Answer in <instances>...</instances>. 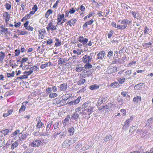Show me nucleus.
I'll list each match as a JSON object with an SVG mask.
<instances>
[{
    "label": "nucleus",
    "mask_w": 153,
    "mask_h": 153,
    "mask_svg": "<svg viewBox=\"0 0 153 153\" xmlns=\"http://www.w3.org/2000/svg\"><path fill=\"white\" fill-rule=\"evenodd\" d=\"M19 131H20L19 130H17L11 134V137H14L13 138L14 140H16V138L17 140L18 139L21 140V138L23 139H26L27 136L28 135V134L27 133L25 134L23 131L20 133Z\"/></svg>",
    "instance_id": "f257e3e1"
},
{
    "label": "nucleus",
    "mask_w": 153,
    "mask_h": 153,
    "mask_svg": "<svg viewBox=\"0 0 153 153\" xmlns=\"http://www.w3.org/2000/svg\"><path fill=\"white\" fill-rule=\"evenodd\" d=\"M119 22L120 23L121 25H117V28L120 30H124L127 27V25H130L131 24V21L128 20L126 19H124L122 20H119Z\"/></svg>",
    "instance_id": "f03ea898"
},
{
    "label": "nucleus",
    "mask_w": 153,
    "mask_h": 153,
    "mask_svg": "<svg viewBox=\"0 0 153 153\" xmlns=\"http://www.w3.org/2000/svg\"><path fill=\"white\" fill-rule=\"evenodd\" d=\"M93 108L90 106H89L86 108H84L82 110V112H81L80 113L86 115L87 114L90 115L93 112Z\"/></svg>",
    "instance_id": "7ed1b4c3"
},
{
    "label": "nucleus",
    "mask_w": 153,
    "mask_h": 153,
    "mask_svg": "<svg viewBox=\"0 0 153 153\" xmlns=\"http://www.w3.org/2000/svg\"><path fill=\"white\" fill-rule=\"evenodd\" d=\"M67 99L62 98L60 99L56 98L54 100L55 103L57 104L58 106H63L66 104Z\"/></svg>",
    "instance_id": "20e7f679"
},
{
    "label": "nucleus",
    "mask_w": 153,
    "mask_h": 153,
    "mask_svg": "<svg viewBox=\"0 0 153 153\" xmlns=\"http://www.w3.org/2000/svg\"><path fill=\"white\" fill-rule=\"evenodd\" d=\"M42 143L41 141L40 140L36 139L34 140L30 143L31 146L34 147H39Z\"/></svg>",
    "instance_id": "39448f33"
},
{
    "label": "nucleus",
    "mask_w": 153,
    "mask_h": 153,
    "mask_svg": "<svg viewBox=\"0 0 153 153\" xmlns=\"http://www.w3.org/2000/svg\"><path fill=\"white\" fill-rule=\"evenodd\" d=\"M48 31H53L56 30V26L53 25L52 22L49 23L46 27Z\"/></svg>",
    "instance_id": "423d86ee"
},
{
    "label": "nucleus",
    "mask_w": 153,
    "mask_h": 153,
    "mask_svg": "<svg viewBox=\"0 0 153 153\" xmlns=\"http://www.w3.org/2000/svg\"><path fill=\"white\" fill-rule=\"evenodd\" d=\"M92 59L91 57H90L87 54L83 57L82 61L84 63H88L91 61Z\"/></svg>",
    "instance_id": "0eeeda50"
},
{
    "label": "nucleus",
    "mask_w": 153,
    "mask_h": 153,
    "mask_svg": "<svg viewBox=\"0 0 153 153\" xmlns=\"http://www.w3.org/2000/svg\"><path fill=\"white\" fill-rule=\"evenodd\" d=\"M79 41L80 42L82 43L83 45H85L87 43L88 39L84 38L83 36H80L79 37Z\"/></svg>",
    "instance_id": "6e6552de"
},
{
    "label": "nucleus",
    "mask_w": 153,
    "mask_h": 153,
    "mask_svg": "<svg viewBox=\"0 0 153 153\" xmlns=\"http://www.w3.org/2000/svg\"><path fill=\"white\" fill-rule=\"evenodd\" d=\"M130 13L132 14L134 18L139 20L141 19V16L139 13L134 11H131Z\"/></svg>",
    "instance_id": "1a4fd4ad"
},
{
    "label": "nucleus",
    "mask_w": 153,
    "mask_h": 153,
    "mask_svg": "<svg viewBox=\"0 0 153 153\" xmlns=\"http://www.w3.org/2000/svg\"><path fill=\"white\" fill-rule=\"evenodd\" d=\"M77 20L75 19H72L68 21L67 22V24L68 25H69L70 26L73 25L74 26V24L76 22Z\"/></svg>",
    "instance_id": "9d476101"
},
{
    "label": "nucleus",
    "mask_w": 153,
    "mask_h": 153,
    "mask_svg": "<svg viewBox=\"0 0 153 153\" xmlns=\"http://www.w3.org/2000/svg\"><path fill=\"white\" fill-rule=\"evenodd\" d=\"M45 30L44 29L40 30H39V39H43L44 37Z\"/></svg>",
    "instance_id": "9b49d317"
},
{
    "label": "nucleus",
    "mask_w": 153,
    "mask_h": 153,
    "mask_svg": "<svg viewBox=\"0 0 153 153\" xmlns=\"http://www.w3.org/2000/svg\"><path fill=\"white\" fill-rule=\"evenodd\" d=\"M67 85L66 83H64L61 84L59 87L60 88V89L61 91H65L67 88Z\"/></svg>",
    "instance_id": "f8f14e48"
},
{
    "label": "nucleus",
    "mask_w": 153,
    "mask_h": 153,
    "mask_svg": "<svg viewBox=\"0 0 153 153\" xmlns=\"http://www.w3.org/2000/svg\"><path fill=\"white\" fill-rule=\"evenodd\" d=\"M105 52L104 51H102L100 52L97 55V58L98 59H103L104 57Z\"/></svg>",
    "instance_id": "ddd939ff"
},
{
    "label": "nucleus",
    "mask_w": 153,
    "mask_h": 153,
    "mask_svg": "<svg viewBox=\"0 0 153 153\" xmlns=\"http://www.w3.org/2000/svg\"><path fill=\"white\" fill-rule=\"evenodd\" d=\"M3 17L5 18V20L6 22H8L10 19V14L7 12H6L4 13L3 15Z\"/></svg>",
    "instance_id": "4468645a"
},
{
    "label": "nucleus",
    "mask_w": 153,
    "mask_h": 153,
    "mask_svg": "<svg viewBox=\"0 0 153 153\" xmlns=\"http://www.w3.org/2000/svg\"><path fill=\"white\" fill-rule=\"evenodd\" d=\"M0 28L2 30H0V32H6V33L5 32V34L8 33L9 34H10V32H8L7 31L8 29L7 28H5L4 27L3 25H1L0 27Z\"/></svg>",
    "instance_id": "2eb2a0df"
},
{
    "label": "nucleus",
    "mask_w": 153,
    "mask_h": 153,
    "mask_svg": "<svg viewBox=\"0 0 153 153\" xmlns=\"http://www.w3.org/2000/svg\"><path fill=\"white\" fill-rule=\"evenodd\" d=\"M19 142L18 140H17L16 141L12 143L11 147V149L12 150H13L14 149V148L17 147L18 146Z\"/></svg>",
    "instance_id": "dca6fc26"
},
{
    "label": "nucleus",
    "mask_w": 153,
    "mask_h": 153,
    "mask_svg": "<svg viewBox=\"0 0 153 153\" xmlns=\"http://www.w3.org/2000/svg\"><path fill=\"white\" fill-rule=\"evenodd\" d=\"M99 86L97 84H94L91 85L89 87V88L91 90H96L98 89Z\"/></svg>",
    "instance_id": "f3484780"
},
{
    "label": "nucleus",
    "mask_w": 153,
    "mask_h": 153,
    "mask_svg": "<svg viewBox=\"0 0 153 153\" xmlns=\"http://www.w3.org/2000/svg\"><path fill=\"white\" fill-rule=\"evenodd\" d=\"M93 22L94 20L92 19L89 21L86 22L85 24L83 25V27H87L88 25H91Z\"/></svg>",
    "instance_id": "a211bd4d"
},
{
    "label": "nucleus",
    "mask_w": 153,
    "mask_h": 153,
    "mask_svg": "<svg viewBox=\"0 0 153 153\" xmlns=\"http://www.w3.org/2000/svg\"><path fill=\"white\" fill-rule=\"evenodd\" d=\"M44 124L41 122V121L39 120L37 122L36 127L37 128H40L43 126Z\"/></svg>",
    "instance_id": "6ab92c4d"
},
{
    "label": "nucleus",
    "mask_w": 153,
    "mask_h": 153,
    "mask_svg": "<svg viewBox=\"0 0 153 153\" xmlns=\"http://www.w3.org/2000/svg\"><path fill=\"white\" fill-rule=\"evenodd\" d=\"M146 123H147L146 124L145 126L146 127L149 126L150 124L153 123V117L151 118L148 119Z\"/></svg>",
    "instance_id": "aec40b11"
},
{
    "label": "nucleus",
    "mask_w": 153,
    "mask_h": 153,
    "mask_svg": "<svg viewBox=\"0 0 153 153\" xmlns=\"http://www.w3.org/2000/svg\"><path fill=\"white\" fill-rule=\"evenodd\" d=\"M57 17V21H59V22H61L62 19H63L64 17V14H59L58 15Z\"/></svg>",
    "instance_id": "412c9836"
},
{
    "label": "nucleus",
    "mask_w": 153,
    "mask_h": 153,
    "mask_svg": "<svg viewBox=\"0 0 153 153\" xmlns=\"http://www.w3.org/2000/svg\"><path fill=\"white\" fill-rule=\"evenodd\" d=\"M141 101V97L139 96L134 97L133 99V101L136 103L140 102Z\"/></svg>",
    "instance_id": "4be33fe9"
},
{
    "label": "nucleus",
    "mask_w": 153,
    "mask_h": 153,
    "mask_svg": "<svg viewBox=\"0 0 153 153\" xmlns=\"http://www.w3.org/2000/svg\"><path fill=\"white\" fill-rule=\"evenodd\" d=\"M79 115L78 113L75 112L73 114L71 117V118L74 120H76L79 118Z\"/></svg>",
    "instance_id": "5701e85b"
},
{
    "label": "nucleus",
    "mask_w": 153,
    "mask_h": 153,
    "mask_svg": "<svg viewBox=\"0 0 153 153\" xmlns=\"http://www.w3.org/2000/svg\"><path fill=\"white\" fill-rule=\"evenodd\" d=\"M52 13L53 11L52 10L50 9L48 10L45 14L46 18L48 19L50 14Z\"/></svg>",
    "instance_id": "b1692460"
},
{
    "label": "nucleus",
    "mask_w": 153,
    "mask_h": 153,
    "mask_svg": "<svg viewBox=\"0 0 153 153\" xmlns=\"http://www.w3.org/2000/svg\"><path fill=\"white\" fill-rule=\"evenodd\" d=\"M51 62H49L45 64H42L40 66V68L42 69H44L46 67H48L51 65Z\"/></svg>",
    "instance_id": "393cba45"
},
{
    "label": "nucleus",
    "mask_w": 153,
    "mask_h": 153,
    "mask_svg": "<svg viewBox=\"0 0 153 153\" xmlns=\"http://www.w3.org/2000/svg\"><path fill=\"white\" fill-rule=\"evenodd\" d=\"M68 130L70 135H72L74 132V128L73 127L69 128Z\"/></svg>",
    "instance_id": "a878e982"
},
{
    "label": "nucleus",
    "mask_w": 153,
    "mask_h": 153,
    "mask_svg": "<svg viewBox=\"0 0 153 153\" xmlns=\"http://www.w3.org/2000/svg\"><path fill=\"white\" fill-rule=\"evenodd\" d=\"M131 74V70H128L124 72V74L126 78L128 77Z\"/></svg>",
    "instance_id": "bb28decb"
},
{
    "label": "nucleus",
    "mask_w": 153,
    "mask_h": 153,
    "mask_svg": "<svg viewBox=\"0 0 153 153\" xmlns=\"http://www.w3.org/2000/svg\"><path fill=\"white\" fill-rule=\"evenodd\" d=\"M71 144H69L68 143V140H65L62 146L64 147V148H68V147L71 145Z\"/></svg>",
    "instance_id": "cd10ccee"
},
{
    "label": "nucleus",
    "mask_w": 153,
    "mask_h": 153,
    "mask_svg": "<svg viewBox=\"0 0 153 153\" xmlns=\"http://www.w3.org/2000/svg\"><path fill=\"white\" fill-rule=\"evenodd\" d=\"M52 124V122L49 121L48 122L47 124V127L46 130L47 131H48L51 126Z\"/></svg>",
    "instance_id": "c85d7f7f"
},
{
    "label": "nucleus",
    "mask_w": 153,
    "mask_h": 153,
    "mask_svg": "<svg viewBox=\"0 0 153 153\" xmlns=\"http://www.w3.org/2000/svg\"><path fill=\"white\" fill-rule=\"evenodd\" d=\"M112 139V136L111 135H107L104 139V141L105 142L109 141Z\"/></svg>",
    "instance_id": "c756f323"
},
{
    "label": "nucleus",
    "mask_w": 153,
    "mask_h": 153,
    "mask_svg": "<svg viewBox=\"0 0 153 153\" xmlns=\"http://www.w3.org/2000/svg\"><path fill=\"white\" fill-rule=\"evenodd\" d=\"M129 124L128 123V122L126 121L123 127V129L124 130L127 129L129 127Z\"/></svg>",
    "instance_id": "7c9ffc66"
},
{
    "label": "nucleus",
    "mask_w": 153,
    "mask_h": 153,
    "mask_svg": "<svg viewBox=\"0 0 153 153\" xmlns=\"http://www.w3.org/2000/svg\"><path fill=\"white\" fill-rule=\"evenodd\" d=\"M5 55L4 53L1 51L0 52V61H3Z\"/></svg>",
    "instance_id": "2f4dec72"
},
{
    "label": "nucleus",
    "mask_w": 153,
    "mask_h": 153,
    "mask_svg": "<svg viewBox=\"0 0 153 153\" xmlns=\"http://www.w3.org/2000/svg\"><path fill=\"white\" fill-rule=\"evenodd\" d=\"M85 80L84 79H80L79 80L78 84V85H81L84 84L85 82Z\"/></svg>",
    "instance_id": "473e14b6"
},
{
    "label": "nucleus",
    "mask_w": 153,
    "mask_h": 153,
    "mask_svg": "<svg viewBox=\"0 0 153 153\" xmlns=\"http://www.w3.org/2000/svg\"><path fill=\"white\" fill-rule=\"evenodd\" d=\"M115 69L114 68H110L107 70V72L108 74H111L115 72Z\"/></svg>",
    "instance_id": "72a5a7b5"
},
{
    "label": "nucleus",
    "mask_w": 153,
    "mask_h": 153,
    "mask_svg": "<svg viewBox=\"0 0 153 153\" xmlns=\"http://www.w3.org/2000/svg\"><path fill=\"white\" fill-rule=\"evenodd\" d=\"M103 102V99L102 98H100L99 99L98 101L97 102V106H99Z\"/></svg>",
    "instance_id": "f704fd0d"
},
{
    "label": "nucleus",
    "mask_w": 153,
    "mask_h": 153,
    "mask_svg": "<svg viewBox=\"0 0 153 153\" xmlns=\"http://www.w3.org/2000/svg\"><path fill=\"white\" fill-rule=\"evenodd\" d=\"M9 132V130L8 129H5L3 131H0V133H1L2 134L5 136Z\"/></svg>",
    "instance_id": "c9c22d12"
},
{
    "label": "nucleus",
    "mask_w": 153,
    "mask_h": 153,
    "mask_svg": "<svg viewBox=\"0 0 153 153\" xmlns=\"http://www.w3.org/2000/svg\"><path fill=\"white\" fill-rule=\"evenodd\" d=\"M83 67H79V66H77L76 68V71L77 72H79L83 70Z\"/></svg>",
    "instance_id": "e433bc0d"
},
{
    "label": "nucleus",
    "mask_w": 153,
    "mask_h": 153,
    "mask_svg": "<svg viewBox=\"0 0 153 153\" xmlns=\"http://www.w3.org/2000/svg\"><path fill=\"white\" fill-rule=\"evenodd\" d=\"M119 85V84L116 82H114L113 83H112L110 84V86L111 87L115 88L117 87Z\"/></svg>",
    "instance_id": "4c0bfd02"
},
{
    "label": "nucleus",
    "mask_w": 153,
    "mask_h": 153,
    "mask_svg": "<svg viewBox=\"0 0 153 153\" xmlns=\"http://www.w3.org/2000/svg\"><path fill=\"white\" fill-rule=\"evenodd\" d=\"M55 40L57 42H56L55 44L56 46H59L61 45V42L59 41V40L57 38H56L55 39Z\"/></svg>",
    "instance_id": "58836bf2"
},
{
    "label": "nucleus",
    "mask_w": 153,
    "mask_h": 153,
    "mask_svg": "<svg viewBox=\"0 0 153 153\" xmlns=\"http://www.w3.org/2000/svg\"><path fill=\"white\" fill-rule=\"evenodd\" d=\"M58 96V94L56 93H53L50 94L49 95V97L51 98H53L56 97Z\"/></svg>",
    "instance_id": "ea45409f"
},
{
    "label": "nucleus",
    "mask_w": 153,
    "mask_h": 153,
    "mask_svg": "<svg viewBox=\"0 0 153 153\" xmlns=\"http://www.w3.org/2000/svg\"><path fill=\"white\" fill-rule=\"evenodd\" d=\"M92 67V65L89 63H87L84 66V68L85 69H89L90 68H91Z\"/></svg>",
    "instance_id": "a19ab883"
},
{
    "label": "nucleus",
    "mask_w": 153,
    "mask_h": 153,
    "mask_svg": "<svg viewBox=\"0 0 153 153\" xmlns=\"http://www.w3.org/2000/svg\"><path fill=\"white\" fill-rule=\"evenodd\" d=\"M69 117H67L63 121L64 126H65L66 125L67 123L69 121Z\"/></svg>",
    "instance_id": "79ce46f5"
},
{
    "label": "nucleus",
    "mask_w": 153,
    "mask_h": 153,
    "mask_svg": "<svg viewBox=\"0 0 153 153\" xmlns=\"http://www.w3.org/2000/svg\"><path fill=\"white\" fill-rule=\"evenodd\" d=\"M25 107L24 105L22 106L21 108L19 110V111L20 113H21L22 112H23L25 111Z\"/></svg>",
    "instance_id": "37998d69"
},
{
    "label": "nucleus",
    "mask_w": 153,
    "mask_h": 153,
    "mask_svg": "<svg viewBox=\"0 0 153 153\" xmlns=\"http://www.w3.org/2000/svg\"><path fill=\"white\" fill-rule=\"evenodd\" d=\"M27 33L28 32L26 31L20 30L19 32V34L20 35H24L27 34Z\"/></svg>",
    "instance_id": "c03bdc74"
},
{
    "label": "nucleus",
    "mask_w": 153,
    "mask_h": 153,
    "mask_svg": "<svg viewBox=\"0 0 153 153\" xmlns=\"http://www.w3.org/2000/svg\"><path fill=\"white\" fill-rule=\"evenodd\" d=\"M80 146H81L80 144H78L77 145H76L75 146V147L74 149L75 151H76L77 150H78L80 148Z\"/></svg>",
    "instance_id": "a18cd8bd"
},
{
    "label": "nucleus",
    "mask_w": 153,
    "mask_h": 153,
    "mask_svg": "<svg viewBox=\"0 0 153 153\" xmlns=\"http://www.w3.org/2000/svg\"><path fill=\"white\" fill-rule=\"evenodd\" d=\"M81 98V97H79L76 99H75L74 102V104H76L79 103Z\"/></svg>",
    "instance_id": "49530a36"
},
{
    "label": "nucleus",
    "mask_w": 153,
    "mask_h": 153,
    "mask_svg": "<svg viewBox=\"0 0 153 153\" xmlns=\"http://www.w3.org/2000/svg\"><path fill=\"white\" fill-rule=\"evenodd\" d=\"M113 55V51H110L108 52V54L107 55V56L108 57L110 58Z\"/></svg>",
    "instance_id": "de8ad7c7"
},
{
    "label": "nucleus",
    "mask_w": 153,
    "mask_h": 153,
    "mask_svg": "<svg viewBox=\"0 0 153 153\" xmlns=\"http://www.w3.org/2000/svg\"><path fill=\"white\" fill-rule=\"evenodd\" d=\"M5 7L7 10H10L11 7V5L8 3H6L5 5Z\"/></svg>",
    "instance_id": "09e8293b"
},
{
    "label": "nucleus",
    "mask_w": 153,
    "mask_h": 153,
    "mask_svg": "<svg viewBox=\"0 0 153 153\" xmlns=\"http://www.w3.org/2000/svg\"><path fill=\"white\" fill-rule=\"evenodd\" d=\"M102 108L103 109V111H104L106 109H107V110L109 109V110H110V108H109V106L107 105H106L105 106H103Z\"/></svg>",
    "instance_id": "8fccbe9b"
},
{
    "label": "nucleus",
    "mask_w": 153,
    "mask_h": 153,
    "mask_svg": "<svg viewBox=\"0 0 153 153\" xmlns=\"http://www.w3.org/2000/svg\"><path fill=\"white\" fill-rule=\"evenodd\" d=\"M28 78L27 76H25V75H22L21 76L17 78V79H27Z\"/></svg>",
    "instance_id": "3c124183"
},
{
    "label": "nucleus",
    "mask_w": 153,
    "mask_h": 153,
    "mask_svg": "<svg viewBox=\"0 0 153 153\" xmlns=\"http://www.w3.org/2000/svg\"><path fill=\"white\" fill-rule=\"evenodd\" d=\"M7 76L8 77H13L14 75V73L13 71L11 73H7Z\"/></svg>",
    "instance_id": "603ef678"
},
{
    "label": "nucleus",
    "mask_w": 153,
    "mask_h": 153,
    "mask_svg": "<svg viewBox=\"0 0 153 153\" xmlns=\"http://www.w3.org/2000/svg\"><path fill=\"white\" fill-rule=\"evenodd\" d=\"M125 80V78L123 77L122 78H120L118 81L119 82L120 84H123V82H124Z\"/></svg>",
    "instance_id": "864d4df0"
},
{
    "label": "nucleus",
    "mask_w": 153,
    "mask_h": 153,
    "mask_svg": "<svg viewBox=\"0 0 153 153\" xmlns=\"http://www.w3.org/2000/svg\"><path fill=\"white\" fill-rule=\"evenodd\" d=\"M133 118H134V117L131 116V117L130 118L126 120V121H127V122H128V123L129 124L133 120Z\"/></svg>",
    "instance_id": "5fc2aeb1"
},
{
    "label": "nucleus",
    "mask_w": 153,
    "mask_h": 153,
    "mask_svg": "<svg viewBox=\"0 0 153 153\" xmlns=\"http://www.w3.org/2000/svg\"><path fill=\"white\" fill-rule=\"evenodd\" d=\"M26 29L27 30L30 31H32L33 30V28L30 26H28L26 28Z\"/></svg>",
    "instance_id": "6e6d98bb"
},
{
    "label": "nucleus",
    "mask_w": 153,
    "mask_h": 153,
    "mask_svg": "<svg viewBox=\"0 0 153 153\" xmlns=\"http://www.w3.org/2000/svg\"><path fill=\"white\" fill-rule=\"evenodd\" d=\"M38 9V7L36 5H34L32 8V10L33 11H34L35 12H36L37 11Z\"/></svg>",
    "instance_id": "4d7b16f0"
},
{
    "label": "nucleus",
    "mask_w": 153,
    "mask_h": 153,
    "mask_svg": "<svg viewBox=\"0 0 153 153\" xmlns=\"http://www.w3.org/2000/svg\"><path fill=\"white\" fill-rule=\"evenodd\" d=\"M113 31L111 30L110 32L108 33V38H110L111 36H112L113 34Z\"/></svg>",
    "instance_id": "13d9d810"
},
{
    "label": "nucleus",
    "mask_w": 153,
    "mask_h": 153,
    "mask_svg": "<svg viewBox=\"0 0 153 153\" xmlns=\"http://www.w3.org/2000/svg\"><path fill=\"white\" fill-rule=\"evenodd\" d=\"M92 15H93L91 13H89L88 15L87 16H86L84 18V20L88 18H89L90 17H91L92 16Z\"/></svg>",
    "instance_id": "bf43d9fd"
},
{
    "label": "nucleus",
    "mask_w": 153,
    "mask_h": 153,
    "mask_svg": "<svg viewBox=\"0 0 153 153\" xmlns=\"http://www.w3.org/2000/svg\"><path fill=\"white\" fill-rule=\"evenodd\" d=\"M89 146L87 145H85L83 148V150H86L88 149L89 148Z\"/></svg>",
    "instance_id": "052dcab7"
},
{
    "label": "nucleus",
    "mask_w": 153,
    "mask_h": 153,
    "mask_svg": "<svg viewBox=\"0 0 153 153\" xmlns=\"http://www.w3.org/2000/svg\"><path fill=\"white\" fill-rule=\"evenodd\" d=\"M46 43L47 44L50 45L52 43L53 40L51 39H49Z\"/></svg>",
    "instance_id": "680f3d73"
},
{
    "label": "nucleus",
    "mask_w": 153,
    "mask_h": 153,
    "mask_svg": "<svg viewBox=\"0 0 153 153\" xmlns=\"http://www.w3.org/2000/svg\"><path fill=\"white\" fill-rule=\"evenodd\" d=\"M28 60V59L27 58H23L21 61V64H23V63H24L25 62H26Z\"/></svg>",
    "instance_id": "e2e57ef3"
},
{
    "label": "nucleus",
    "mask_w": 153,
    "mask_h": 153,
    "mask_svg": "<svg viewBox=\"0 0 153 153\" xmlns=\"http://www.w3.org/2000/svg\"><path fill=\"white\" fill-rule=\"evenodd\" d=\"M15 52H16L15 53V56H18L20 53V51L19 49H16L15 50Z\"/></svg>",
    "instance_id": "0e129e2a"
},
{
    "label": "nucleus",
    "mask_w": 153,
    "mask_h": 153,
    "mask_svg": "<svg viewBox=\"0 0 153 153\" xmlns=\"http://www.w3.org/2000/svg\"><path fill=\"white\" fill-rule=\"evenodd\" d=\"M59 125V122H56L53 125L54 127V129L57 128L58 127Z\"/></svg>",
    "instance_id": "69168bd1"
},
{
    "label": "nucleus",
    "mask_w": 153,
    "mask_h": 153,
    "mask_svg": "<svg viewBox=\"0 0 153 153\" xmlns=\"http://www.w3.org/2000/svg\"><path fill=\"white\" fill-rule=\"evenodd\" d=\"M149 30V28L147 27V26H146L145 27V28L144 31V32L145 34L146 35L147 33H148Z\"/></svg>",
    "instance_id": "338daca9"
},
{
    "label": "nucleus",
    "mask_w": 153,
    "mask_h": 153,
    "mask_svg": "<svg viewBox=\"0 0 153 153\" xmlns=\"http://www.w3.org/2000/svg\"><path fill=\"white\" fill-rule=\"evenodd\" d=\"M145 45H146V48H149L152 45V43L149 42V43H146Z\"/></svg>",
    "instance_id": "774afa93"
}]
</instances>
